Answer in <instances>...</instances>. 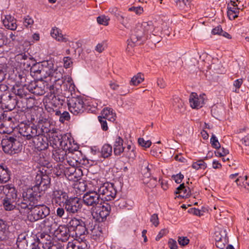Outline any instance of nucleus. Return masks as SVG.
Listing matches in <instances>:
<instances>
[{"label":"nucleus","mask_w":249,"mask_h":249,"mask_svg":"<svg viewBox=\"0 0 249 249\" xmlns=\"http://www.w3.org/2000/svg\"><path fill=\"white\" fill-rule=\"evenodd\" d=\"M229 242V239H224L223 241H215V245L220 249H224Z\"/></svg>","instance_id":"obj_64"},{"label":"nucleus","mask_w":249,"mask_h":249,"mask_svg":"<svg viewBox=\"0 0 249 249\" xmlns=\"http://www.w3.org/2000/svg\"><path fill=\"white\" fill-rule=\"evenodd\" d=\"M112 153V146L109 144H105L101 150V156L102 157L107 158L109 157Z\"/></svg>","instance_id":"obj_37"},{"label":"nucleus","mask_w":249,"mask_h":249,"mask_svg":"<svg viewBox=\"0 0 249 249\" xmlns=\"http://www.w3.org/2000/svg\"><path fill=\"white\" fill-rule=\"evenodd\" d=\"M78 155H81L79 151H75L73 152H69L67 158V162L70 165H77L80 163V158L78 157Z\"/></svg>","instance_id":"obj_29"},{"label":"nucleus","mask_w":249,"mask_h":249,"mask_svg":"<svg viewBox=\"0 0 249 249\" xmlns=\"http://www.w3.org/2000/svg\"><path fill=\"white\" fill-rule=\"evenodd\" d=\"M210 142L213 147L215 149H218L220 148V143L219 142L217 138L214 134H213L210 140Z\"/></svg>","instance_id":"obj_57"},{"label":"nucleus","mask_w":249,"mask_h":249,"mask_svg":"<svg viewBox=\"0 0 249 249\" xmlns=\"http://www.w3.org/2000/svg\"><path fill=\"white\" fill-rule=\"evenodd\" d=\"M155 31V26L151 21L147 22L143 21L141 23H138L136 29V33L137 36L139 37L148 36L151 34H153Z\"/></svg>","instance_id":"obj_8"},{"label":"nucleus","mask_w":249,"mask_h":249,"mask_svg":"<svg viewBox=\"0 0 249 249\" xmlns=\"http://www.w3.org/2000/svg\"><path fill=\"white\" fill-rule=\"evenodd\" d=\"M92 222V219H88L86 221H82L81 223L73 231L75 232V235L76 237L81 236L87 234L89 233V228Z\"/></svg>","instance_id":"obj_16"},{"label":"nucleus","mask_w":249,"mask_h":249,"mask_svg":"<svg viewBox=\"0 0 249 249\" xmlns=\"http://www.w3.org/2000/svg\"><path fill=\"white\" fill-rule=\"evenodd\" d=\"M84 204L88 206L94 207L100 204L101 205L102 201L96 192L93 189L85 194L83 196Z\"/></svg>","instance_id":"obj_10"},{"label":"nucleus","mask_w":249,"mask_h":249,"mask_svg":"<svg viewBox=\"0 0 249 249\" xmlns=\"http://www.w3.org/2000/svg\"><path fill=\"white\" fill-rule=\"evenodd\" d=\"M1 144L3 151L10 155L18 153L22 147L21 143L16 137L9 135L2 139Z\"/></svg>","instance_id":"obj_4"},{"label":"nucleus","mask_w":249,"mask_h":249,"mask_svg":"<svg viewBox=\"0 0 249 249\" xmlns=\"http://www.w3.org/2000/svg\"><path fill=\"white\" fill-rule=\"evenodd\" d=\"M1 144L3 151L10 155L18 153L22 147L21 143L16 137L9 135L2 139Z\"/></svg>","instance_id":"obj_5"},{"label":"nucleus","mask_w":249,"mask_h":249,"mask_svg":"<svg viewBox=\"0 0 249 249\" xmlns=\"http://www.w3.org/2000/svg\"><path fill=\"white\" fill-rule=\"evenodd\" d=\"M98 209L95 212L93 216L96 217L97 220L99 222L105 220L110 213L111 206L107 203H104L102 206L98 207Z\"/></svg>","instance_id":"obj_12"},{"label":"nucleus","mask_w":249,"mask_h":249,"mask_svg":"<svg viewBox=\"0 0 249 249\" xmlns=\"http://www.w3.org/2000/svg\"><path fill=\"white\" fill-rule=\"evenodd\" d=\"M98 119L99 122L101 124V126L102 129L104 131H107L108 129V126H107V119L103 118V117H99V116L98 117Z\"/></svg>","instance_id":"obj_63"},{"label":"nucleus","mask_w":249,"mask_h":249,"mask_svg":"<svg viewBox=\"0 0 249 249\" xmlns=\"http://www.w3.org/2000/svg\"><path fill=\"white\" fill-rule=\"evenodd\" d=\"M54 235L59 241H67L70 236L74 237L73 234L70 233V229L65 226H60L54 231Z\"/></svg>","instance_id":"obj_14"},{"label":"nucleus","mask_w":249,"mask_h":249,"mask_svg":"<svg viewBox=\"0 0 249 249\" xmlns=\"http://www.w3.org/2000/svg\"><path fill=\"white\" fill-rule=\"evenodd\" d=\"M39 84V81H32L31 83H29L28 85H26L27 89L28 90V91L31 92V93H33V91L36 89V87H37V86Z\"/></svg>","instance_id":"obj_60"},{"label":"nucleus","mask_w":249,"mask_h":249,"mask_svg":"<svg viewBox=\"0 0 249 249\" xmlns=\"http://www.w3.org/2000/svg\"><path fill=\"white\" fill-rule=\"evenodd\" d=\"M111 183H105L102 184L99 186H95L93 188L94 190L96 192L98 196H99V198L102 202L104 201V196H106L108 191V188L110 186Z\"/></svg>","instance_id":"obj_27"},{"label":"nucleus","mask_w":249,"mask_h":249,"mask_svg":"<svg viewBox=\"0 0 249 249\" xmlns=\"http://www.w3.org/2000/svg\"><path fill=\"white\" fill-rule=\"evenodd\" d=\"M69 198L68 194L62 190H54L53 192V201L60 206L61 204H64Z\"/></svg>","instance_id":"obj_15"},{"label":"nucleus","mask_w":249,"mask_h":249,"mask_svg":"<svg viewBox=\"0 0 249 249\" xmlns=\"http://www.w3.org/2000/svg\"><path fill=\"white\" fill-rule=\"evenodd\" d=\"M64 67L66 69L72 67L73 62L69 56L64 57L63 59Z\"/></svg>","instance_id":"obj_59"},{"label":"nucleus","mask_w":249,"mask_h":249,"mask_svg":"<svg viewBox=\"0 0 249 249\" xmlns=\"http://www.w3.org/2000/svg\"><path fill=\"white\" fill-rule=\"evenodd\" d=\"M173 105L175 108L178 109L179 111H181V110L184 107V103L178 97H176L174 99Z\"/></svg>","instance_id":"obj_47"},{"label":"nucleus","mask_w":249,"mask_h":249,"mask_svg":"<svg viewBox=\"0 0 249 249\" xmlns=\"http://www.w3.org/2000/svg\"><path fill=\"white\" fill-rule=\"evenodd\" d=\"M40 66L39 63H36L31 67V72L33 73L35 76H37L38 74H40L42 76L44 72H47V70L42 69V67L40 69Z\"/></svg>","instance_id":"obj_41"},{"label":"nucleus","mask_w":249,"mask_h":249,"mask_svg":"<svg viewBox=\"0 0 249 249\" xmlns=\"http://www.w3.org/2000/svg\"><path fill=\"white\" fill-rule=\"evenodd\" d=\"M36 127L25 124H21L19 126V133L26 140L32 139L38 134Z\"/></svg>","instance_id":"obj_11"},{"label":"nucleus","mask_w":249,"mask_h":249,"mask_svg":"<svg viewBox=\"0 0 249 249\" xmlns=\"http://www.w3.org/2000/svg\"><path fill=\"white\" fill-rule=\"evenodd\" d=\"M42 68V69L47 70V72H46L48 75V77L46 78L50 79L53 77V75L54 72H61L57 70H53V60L52 59L48 60L47 61H45L42 62V64L41 66Z\"/></svg>","instance_id":"obj_23"},{"label":"nucleus","mask_w":249,"mask_h":249,"mask_svg":"<svg viewBox=\"0 0 249 249\" xmlns=\"http://www.w3.org/2000/svg\"><path fill=\"white\" fill-rule=\"evenodd\" d=\"M109 20L110 18L105 15H101L97 18V21L98 23L104 26L108 25Z\"/></svg>","instance_id":"obj_49"},{"label":"nucleus","mask_w":249,"mask_h":249,"mask_svg":"<svg viewBox=\"0 0 249 249\" xmlns=\"http://www.w3.org/2000/svg\"><path fill=\"white\" fill-rule=\"evenodd\" d=\"M176 194H178V197H188L191 195V191L189 188H186L184 184H180L177 188V191L175 192Z\"/></svg>","instance_id":"obj_33"},{"label":"nucleus","mask_w":249,"mask_h":249,"mask_svg":"<svg viewBox=\"0 0 249 249\" xmlns=\"http://www.w3.org/2000/svg\"><path fill=\"white\" fill-rule=\"evenodd\" d=\"M215 241H223L224 239H229L226 229H219L214 233Z\"/></svg>","instance_id":"obj_40"},{"label":"nucleus","mask_w":249,"mask_h":249,"mask_svg":"<svg viewBox=\"0 0 249 249\" xmlns=\"http://www.w3.org/2000/svg\"><path fill=\"white\" fill-rule=\"evenodd\" d=\"M34 20L29 16H27L24 18L23 25L25 27L27 28H31L34 24Z\"/></svg>","instance_id":"obj_56"},{"label":"nucleus","mask_w":249,"mask_h":249,"mask_svg":"<svg viewBox=\"0 0 249 249\" xmlns=\"http://www.w3.org/2000/svg\"><path fill=\"white\" fill-rule=\"evenodd\" d=\"M42 198L38 196L30 197L22 195L18 206L20 209L30 211L28 216L31 222H35L46 218L50 213V208L43 204Z\"/></svg>","instance_id":"obj_1"},{"label":"nucleus","mask_w":249,"mask_h":249,"mask_svg":"<svg viewBox=\"0 0 249 249\" xmlns=\"http://www.w3.org/2000/svg\"><path fill=\"white\" fill-rule=\"evenodd\" d=\"M28 89L26 85L24 84L23 86L19 87L18 86H14L13 88V92L20 98H23L26 96L28 94Z\"/></svg>","instance_id":"obj_34"},{"label":"nucleus","mask_w":249,"mask_h":249,"mask_svg":"<svg viewBox=\"0 0 249 249\" xmlns=\"http://www.w3.org/2000/svg\"><path fill=\"white\" fill-rule=\"evenodd\" d=\"M16 200L9 199L4 198L3 200V205L6 211H11L15 208V206L13 204Z\"/></svg>","instance_id":"obj_43"},{"label":"nucleus","mask_w":249,"mask_h":249,"mask_svg":"<svg viewBox=\"0 0 249 249\" xmlns=\"http://www.w3.org/2000/svg\"><path fill=\"white\" fill-rule=\"evenodd\" d=\"M138 142L140 145L145 148H149L152 144L151 141L149 140L145 141L144 139L142 138H140L138 139Z\"/></svg>","instance_id":"obj_58"},{"label":"nucleus","mask_w":249,"mask_h":249,"mask_svg":"<svg viewBox=\"0 0 249 249\" xmlns=\"http://www.w3.org/2000/svg\"><path fill=\"white\" fill-rule=\"evenodd\" d=\"M7 66L5 63L0 64V82L5 79V72L7 71Z\"/></svg>","instance_id":"obj_51"},{"label":"nucleus","mask_w":249,"mask_h":249,"mask_svg":"<svg viewBox=\"0 0 249 249\" xmlns=\"http://www.w3.org/2000/svg\"><path fill=\"white\" fill-rule=\"evenodd\" d=\"M32 140L35 148L38 151L44 150L48 147V138L45 136L40 135L39 132Z\"/></svg>","instance_id":"obj_13"},{"label":"nucleus","mask_w":249,"mask_h":249,"mask_svg":"<svg viewBox=\"0 0 249 249\" xmlns=\"http://www.w3.org/2000/svg\"><path fill=\"white\" fill-rule=\"evenodd\" d=\"M247 179V176H245L243 177H239L235 179V182L238 186H240L245 188V184H246V182H248Z\"/></svg>","instance_id":"obj_55"},{"label":"nucleus","mask_w":249,"mask_h":249,"mask_svg":"<svg viewBox=\"0 0 249 249\" xmlns=\"http://www.w3.org/2000/svg\"><path fill=\"white\" fill-rule=\"evenodd\" d=\"M123 153L124 156L129 159H134L136 157L135 150L125 149L124 147V151H123Z\"/></svg>","instance_id":"obj_54"},{"label":"nucleus","mask_w":249,"mask_h":249,"mask_svg":"<svg viewBox=\"0 0 249 249\" xmlns=\"http://www.w3.org/2000/svg\"><path fill=\"white\" fill-rule=\"evenodd\" d=\"M27 239L17 243L18 249H30V245L33 244V237H29Z\"/></svg>","instance_id":"obj_39"},{"label":"nucleus","mask_w":249,"mask_h":249,"mask_svg":"<svg viewBox=\"0 0 249 249\" xmlns=\"http://www.w3.org/2000/svg\"><path fill=\"white\" fill-rule=\"evenodd\" d=\"M111 183H105L102 184L99 186H95L93 188L94 190L96 192L98 196H99V198L102 202L104 201V196H106L108 191V188L110 186Z\"/></svg>","instance_id":"obj_26"},{"label":"nucleus","mask_w":249,"mask_h":249,"mask_svg":"<svg viewBox=\"0 0 249 249\" xmlns=\"http://www.w3.org/2000/svg\"><path fill=\"white\" fill-rule=\"evenodd\" d=\"M55 130V129L53 128H51V125L49 124L45 123L42 125L40 131L38 130V131L42 133L40 134V135L45 136V137H47L48 138V137H50V134H51V132H54Z\"/></svg>","instance_id":"obj_36"},{"label":"nucleus","mask_w":249,"mask_h":249,"mask_svg":"<svg viewBox=\"0 0 249 249\" xmlns=\"http://www.w3.org/2000/svg\"><path fill=\"white\" fill-rule=\"evenodd\" d=\"M63 206L67 213L70 214H74L80 211L82 204L79 198L71 197L68 198Z\"/></svg>","instance_id":"obj_9"},{"label":"nucleus","mask_w":249,"mask_h":249,"mask_svg":"<svg viewBox=\"0 0 249 249\" xmlns=\"http://www.w3.org/2000/svg\"><path fill=\"white\" fill-rule=\"evenodd\" d=\"M49 83L50 79L47 78H46V80L44 82L39 81V84L33 91V94L37 95H42L45 93L46 89L49 91V89L47 88V84Z\"/></svg>","instance_id":"obj_32"},{"label":"nucleus","mask_w":249,"mask_h":249,"mask_svg":"<svg viewBox=\"0 0 249 249\" xmlns=\"http://www.w3.org/2000/svg\"><path fill=\"white\" fill-rule=\"evenodd\" d=\"M10 172L7 165L4 164H0V183H5L9 180Z\"/></svg>","instance_id":"obj_28"},{"label":"nucleus","mask_w":249,"mask_h":249,"mask_svg":"<svg viewBox=\"0 0 249 249\" xmlns=\"http://www.w3.org/2000/svg\"><path fill=\"white\" fill-rule=\"evenodd\" d=\"M99 117L107 119L110 122H114L116 120V114L113 112V109L110 107L104 108L101 111V115Z\"/></svg>","instance_id":"obj_30"},{"label":"nucleus","mask_w":249,"mask_h":249,"mask_svg":"<svg viewBox=\"0 0 249 249\" xmlns=\"http://www.w3.org/2000/svg\"><path fill=\"white\" fill-rule=\"evenodd\" d=\"M192 168L196 170L205 169L207 168V164L203 160L194 162L192 165Z\"/></svg>","instance_id":"obj_46"},{"label":"nucleus","mask_w":249,"mask_h":249,"mask_svg":"<svg viewBox=\"0 0 249 249\" xmlns=\"http://www.w3.org/2000/svg\"><path fill=\"white\" fill-rule=\"evenodd\" d=\"M51 35L52 37L58 41L65 43L70 42L68 36L63 35L62 31L57 27H53L52 29Z\"/></svg>","instance_id":"obj_22"},{"label":"nucleus","mask_w":249,"mask_h":249,"mask_svg":"<svg viewBox=\"0 0 249 249\" xmlns=\"http://www.w3.org/2000/svg\"><path fill=\"white\" fill-rule=\"evenodd\" d=\"M240 8L228 6L227 15L230 20H233L238 17Z\"/></svg>","instance_id":"obj_42"},{"label":"nucleus","mask_w":249,"mask_h":249,"mask_svg":"<svg viewBox=\"0 0 249 249\" xmlns=\"http://www.w3.org/2000/svg\"><path fill=\"white\" fill-rule=\"evenodd\" d=\"M70 147L69 148H58V149L53 151V158L56 162H63L65 160H67L68 154L66 150H69L70 151Z\"/></svg>","instance_id":"obj_20"},{"label":"nucleus","mask_w":249,"mask_h":249,"mask_svg":"<svg viewBox=\"0 0 249 249\" xmlns=\"http://www.w3.org/2000/svg\"><path fill=\"white\" fill-rule=\"evenodd\" d=\"M70 119V115L68 112L63 111L61 116L59 117L60 122L64 123L66 121H69Z\"/></svg>","instance_id":"obj_61"},{"label":"nucleus","mask_w":249,"mask_h":249,"mask_svg":"<svg viewBox=\"0 0 249 249\" xmlns=\"http://www.w3.org/2000/svg\"><path fill=\"white\" fill-rule=\"evenodd\" d=\"M82 221V220L81 219L73 217L69 222L68 224L69 226L68 228L73 231L78 225L80 224V223H81Z\"/></svg>","instance_id":"obj_45"},{"label":"nucleus","mask_w":249,"mask_h":249,"mask_svg":"<svg viewBox=\"0 0 249 249\" xmlns=\"http://www.w3.org/2000/svg\"><path fill=\"white\" fill-rule=\"evenodd\" d=\"M35 184L34 186L27 189L22 193V195L31 197L37 195L42 198V195L45 191L50 187L51 178L48 175L39 171L37 174L35 179Z\"/></svg>","instance_id":"obj_3"},{"label":"nucleus","mask_w":249,"mask_h":249,"mask_svg":"<svg viewBox=\"0 0 249 249\" xmlns=\"http://www.w3.org/2000/svg\"><path fill=\"white\" fill-rule=\"evenodd\" d=\"M7 225L5 222L0 219V240L5 239Z\"/></svg>","instance_id":"obj_48"},{"label":"nucleus","mask_w":249,"mask_h":249,"mask_svg":"<svg viewBox=\"0 0 249 249\" xmlns=\"http://www.w3.org/2000/svg\"><path fill=\"white\" fill-rule=\"evenodd\" d=\"M189 102L193 108H199L204 104V98L203 96H198L196 93L193 92L190 96Z\"/></svg>","instance_id":"obj_17"},{"label":"nucleus","mask_w":249,"mask_h":249,"mask_svg":"<svg viewBox=\"0 0 249 249\" xmlns=\"http://www.w3.org/2000/svg\"><path fill=\"white\" fill-rule=\"evenodd\" d=\"M124 141L120 136H116L113 144L114 154L116 156H120L124 151L123 146Z\"/></svg>","instance_id":"obj_25"},{"label":"nucleus","mask_w":249,"mask_h":249,"mask_svg":"<svg viewBox=\"0 0 249 249\" xmlns=\"http://www.w3.org/2000/svg\"><path fill=\"white\" fill-rule=\"evenodd\" d=\"M110 186L108 188V191L105 196H104V201H110L113 199L116 195L117 191L115 189L113 184H110Z\"/></svg>","instance_id":"obj_38"},{"label":"nucleus","mask_w":249,"mask_h":249,"mask_svg":"<svg viewBox=\"0 0 249 249\" xmlns=\"http://www.w3.org/2000/svg\"><path fill=\"white\" fill-rule=\"evenodd\" d=\"M67 249H89L88 245L85 241L81 242L74 240L68 242Z\"/></svg>","instance_id":"obj_31"},{"label":"nucleus","mask_w":249,"mask_h":249,"mask_svg":"<svg viewBox=\"0 0 249 249\" xmlns=\"http://www.w3.org/2000/svg\"><path fill=\"white\" fill-rule=\"evenodd\" d=\"M48 142L54 149L58 148H69L68 145V138L62 135L59 131L55 130L50 134Z\"/></svg>","instance_id":"obj_6"},{"label":"nucleus","mask_w":249,"mask_h":249,"mask_svg":"<svg viewBox=\"0 0 249 249\" xmlns=\"http://www.w3.org/2000/svg\"><path fill=\"white\" fill-rule=\"evenodd\" d=\"M4 26L7 29L16 30L17 28V20L11 15H5L1 18Z\"/></svg>","instance_id":"obj_21"},{"label":"nucleus","mask_w":249,"mask_h":249,"mask_svg":"<svg viewBox=\"0 0 249 249\" xmlns=\"http://www.w3.org/2000/svg\"><path fill=\"white\" fill-rule=\"evenodd\" d=\"M128 11L130 12H134L137 15H141L143 12V8L141 6L135 7L132 6L131 7L129 8Z\"/></svg>","instance_id":"obj_62"},{"label":"nucleus","mask_w":249,"mask_h":249,"mask_svg":"<svg viewBox=\"0 0 249 249\" xmlns=\"http://www.w3.org/2000/svg\"><path fill=\"white\" fill-rule=\"evenodd\" d=\"M144 80V76L142 73H138L137 75L134 76L130 82V85L137 86Z\"/></svg>","instance_id":"obj_44"},{"label":"nucleus","mask_w":249,"mask_h":249,"mask_svg":"<svg viewBox=\"0 0 249 249\" xmlns=\"http://www.w3.org/2000/svg\"><path fill=\"white\" fill-rule=\"evenodd\" d=\"M47 88L49 89L51 95H53L52 99L56 100L58 99L55 95L62 90L71 92L74 91L75 85L71 78L64 79L61 72H54L53 77L50 78V83L47 84Z\"/></svg>","instance_id":"obj_2"},{"label":"nucleus","mask_w":249,"mask_h":249,"mask_svg":"<svg viewBox=\"0 0 249 249\" xmlns=\"http://www.w3.org/2000/svg\"><path fill=\"white\" fill-rule=\"evenodd\" d=\"M0 193L5 195L6 198L16 200L17 197L16 189L9 184L0 186Z\"/></svg>","instance_id":"obj_18"},{"label":"nucleus","mask_w":249,"mask_h":249,"mask_svg":"<svg viewBox=\"0 0 249 249\" xmlns=\"http://www.w3.org/2000/svg\"><path fill=\"white\" fill-rule=\"evenodd\" d=\"M69 110L75 115L82 114L85 109V104L81 97H72L68 101Z\"/></svg>","instance_id":"obj_7"},{"label":"nucleus","mask_w":249,"mask_h":249,"mask_svg":"<svg viewBox=\"0 0 249 249\" xmlns=\"http://www.w3.org/2000/svg\"><path fill=\"white\" fill-rule=\"evenodd\" d=\"M76 165H70V167H67L64 172L66 176H67L70 179L72 177L74 172L76 171L77 167H75Z\"/></svg>","instance_id":"obj_52"},{"label":"nucleus","mask_w":249,"mask_h":249,"mask_svg":"<svg viewBox=\"0 0 249 249\" xmlns=\"http://www.w3.org/2000/svg\"><path fill=\"white\" fill-rule=\"evenodd\" d=\"M83 171L79 168L77 167L76 171L74 172L72 177L70 178V180H77L83 176Z\"/></svg>","instance_id":"obj_53"},{"label":"nucleus","mask_w":249,"mask_h":249,"mask_svg":"<svg viewBox=\"0 0 249 249\" xmlns=\"http://www.w3.org/2000/svg\"><path fill=\"white\" fill-rule=\"evenodd\" d=\"M56 226L57 223L51 216L46 218L40 224L41 230L47 233L51 232V231L54 229Z\"/></svg>","instance_id":"obj_19"},{"label":"nucleus","mask_w":249,"mask_h":249,"mask_svg":"<svg viewBox=\"0 0 249 249\" xmlns=\"http://www.w3.org/2000/svg\"><path fill=\"white\" fill-rule=\"evenodd\" d=\"M153 168L152 164H149L148 162L146 160H143L142 165V173L143 175V177L145 178H148L150 177L151 173V170Z\"/></svg>","instance_id":"obj_35"},{"label":"nucleus","mask_w":249,"mask_h":249,"mask_svg":"<svg viewBox=\"0 0 249 249\" xmlns=\"http://www.w3.org/2000/svg\"><path fill=\"white\" fill-rule=\"evenodd\" d=\"M33 243L30 245V249H45L43 244L39 241L38 238L37 240L33 238Z\"/></svg>","instance_id":"obj_50"},{"label":"nucleus","mask_w":249,"mask_h":249,"mask_svg":"<svg viewBox=\"0 0 249 249\" xmlns=\"http://www.w3.org/2000/svg\"><path fill=\"white\" fill-rule=\"evenodd\" d=\"M89 228V234H90L91 238L94 240L99 239L102 234L101 228L98 225L94 224L92 219L91 223Z\"/></svg>","instance_id":"obj_24"}]
</instances>
